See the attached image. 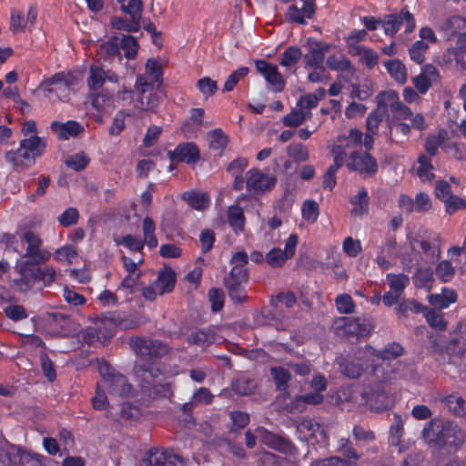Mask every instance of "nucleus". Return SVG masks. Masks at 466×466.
<instances>
[{"instance_id": "f257e3e1", "label": "nucleus", "mask_w": 466, "mask_h": 466, "mask_svg": "<svg viewBox=\"0 0 466 466\" xmlns=\"http://www.w3.org/2000/svg\"><path fill=\"white\" fill-rule=\"evenodd\" d=\"M130 347L140 361L135 365V374L141 392L148 398L167 397L171 394L170 385L159 381L162 372L151 364L170 350L169 345L162 340L134 336L130 339Z\"/></svg>"}, {"instance_id": "f03ea898", "label": "nucleus", "mask_w": 466, "mask_h": 466, "mask_svg": "<svg viewBox=\"0 0 466 466\" xmlns=\"http://www.w3.org/2000/svg\"><path fill=\"white\" fill-rule=\"evenodd\" d=\"M229 262L233 267L223 282L230 300L234 304H241L248 300L246 286L249 279L247 268L248 256L244 250L238 251L233 254Z\"/></svg>"}, {"instance_id": "7ed1b4c3", "label": "nucleus", "mask_w": 466, "mask_h": 466, "mask_svg": "<svg viewBox=\"0 0 466 466\" xmlns=\"http://www.w3.org/2000/svg\"><path fill=\"white\" fill-rule=\"evenodd\" d=\"M46 149V139L38 136H30L19 142L16 150H9L5 159L17 171L26 169L35 164V159L42 157Z\"/></svg>"}, {"instance_id": "20e7f679", "label": "nucleus", "mask_w": 466, "mask_h": 466, "mask_svg": "<svg viewBox=\"0 0 466 466\" xmlns=\"http://www.w3.org/2000/svg\"><path fill=\"white\" fill-rule=\"evenodd\" d=\"M421 434L428 442L451 448L457 449L464 442L462 430L450 421L436 423L431 420L425 424Z\"/></svg>"}, {"instance_id": "39448f33", "label": "nucleus", "mask_w": 466, "mask_h": 466, "mask_svg": "<svg viewBox=\"0 0 466 466\" xmlns=\"http://www.w3.org/2000/svg\"><path fill=\"white\" fill-rule=\"evenodd\" d=\"M98 337L113 338L117 329H133L140 325L139 320L132 314L115 310L102 313L98 318Z\"/></svg>"}, {"instance_id": "423d86ee", "label": "nucleus", "mask_w": 466, "mask_h": 466, "mask_svg": "<svg viewBox=\"0 0 466 466\" xmlns=\"http://www.w3.org/2000/svg\"><path fill=\"white\" fill-rule=\"evenodd\" d=\"M43 456L25 451L4 439L0 445V462L5 466H42Z\"/></svg>"}, {"instance_id": "0eeeda50", "label": "nucleus", "mask_w": 466, "mask_h": 466, "mask_svg": "<svg viewBox=\"0 0 466 466\" xmlns=\"http://www.w3.org/2000/svg\"><path fill=\"white\" fill-rule=\"evenodd\" d=\"M371 350H374L371 347H368L367 350H358L352 357L341 362L342 374L350 379H357L370 368V372L375 375L380 370V367L370 361L369 352Z\"/></svg>"}, {"instance_id": "6e6552de", "label": "nucleus", "mask_w": 466, "mask_h": 466, "mask_svg": "<svg viewBox=\"0 0 466 466\" xmlns=\"http://www.w3.org/2000/svg\"><path fill=\"white\" fill-rule=\"evenodd\" d=\"M346 167L349 171L356 172L363 177H372L379 171L377 159L370 152L363 150L350 152Z\"/></svg>"}, {"instance_id": "1a4fd4ad", "label": "nucleus", "mask_w": 466, "mask_h": 466, "mask_svg": "<svg viewBox=\"0 0 466 466\" xmlns=\"http://www.w3.org/2000/svg\"><path fill=\"white\" fill-rule=\"evenodd\" d=\"M338 333L346 337L363 338L374 329L371 319L365 317H341L336 320Z\"/></svg>"}, {"instance_id": "9d476101", "label": "nucleus", "mask_w": 466, "mask_h": 466, "mask_svg": "<svg viewBox=\"0 0 466 466\" xmlns=\"http://www.w3.org/2000/svg\"><path fill=\"white\" fill-rule=\"evenodd\" d=\"M23 242L27 244L23 258H25L22 263H28L30 266H38L50 259L51 253L45 248H41L42 239L32 230L25 231L22 238Z\"/></svg>"}, {"instance_id": "9b49d317", "label": "nucleus", "mask_w": 466, "mask_h": 466, "mask_svg": "<svg viewBox=\"0 0 466 466\" xmlns=\"http://www.w3.org/2000/svg\"><path fill=\"white\" fill-rule=\"evenodd\" d=\"M99 371L108 388L110 395L127 398L131 394L132 385L128 382L126 376L119 372H115L107 363L102 364L99 367Z\"/></svg>"}, {"instance_id": "f8f14e48", "label": "nucleus", "mask_w": 466, "mask_h": 466, "mask_svg": "<svg viewBox=\"0 0 466 466\" xmlns=\"http://www.w3.org/2000/svg\"><path fill=\"white\" fill-rule=\"evenodd\" d=\"M402 24H405V33L408 34L411 33L416 26L414 16L406 6L402 7L399 14L385 15L382 20L385 35L393 36L400 30Z\"/></svg>"}, {"instance_id": "ddd939ff", "label": "nucleus", "mask_w": 466, "mask_h": 466, "mask_svg": "<svg viewBox=\"0 0 466 466\" xmlns=\"http://www.w3.org/2000/svg\"><path fill=\"white\" fill-rule=\"evenodd\" d=\"M200 150L195 142H181L167 152L168 159L175 163L195 165L200 159Z\"/></svg>"}, {"instance_id": "4468645a", "label": "nucleus", "mask_w": 466, "mask_h": 466, "mask_svg": "<svg viewBox=\"0 0 466 466\" xmlns=\"http://www.w3.org/2000/svg\"><path fill=\"white\" fill-rule=\"evenodd\" d=\"M151 466H185V460L171 449L152 447L144 459Z\"/></svg>"}, {"instance_id": "2eb2a0df", "label": "nucleus", "mask_w": 466, "mask_h": 466, "mask_svg": "<svg viewBox=\"0 0 466 466\" xmlns=\"http://www.w3.org/2000/svg\"><path fill=\"white\" fill-rule=\"evenodd\" d=\"M380 97L385 102V107L391 111L392 119L390 121L408 120L412 116L411 109L404 103L400 101L398 92L394 90H387L380 92Z\"/></svg>"}, {"instance_id": "dca6fc26", "label": "nucleus", "mask_w": 466, "mask_h": 466, "mask_svg": "<svg viewBox=\"0 0 466 466\" xmlns=\"http://www.w3.org/2000/svg\"><path fill=\"white\" fill-rule=\"evenodd\" d=\"M255 66L257 71L264 76L274 92L283 91L286 83L276 65L264 59H257Z\"/></svg>"}, {"instance_id": "f3484780", "label": "nucleus", "mask_w": 466, "mask_h": 466, "mask_svg": "<svg viewBox=\"0 0 466 466\" xmlns=\"http://www.w3.org/2000/svg\"><path fill=\"white\" fill-rule=\"evenodd\" d=\"M259 438L263 444L277 451L287 455H294L297 453V447L288 438L277 435L268 430H259Z\"/></svg>"}, {"instance_id": "a211bd4d", "label": "nucleus", "mask_w": 466, "mask_h": 466, "mask_svg": "<svg viewBox=\"0 0 466 466\" xmlns=\"http://www.w3.org/2000/svg\"><path fill=\"white\" fill-rule=\"evenodd\" d=\"M246 187L248 191L256 193H264L272 189L277 182L276 177H269L260 172L258 168H251L246 175Z\"/></svg>"}, {"instance_id": "6ab92c4d", "label": "nucleus", "mask_w": 466, "mask_h": 466, "mask_svg": "<svg viewBox=\"0 0 466 466\" xmlns=\"http://www.w3.org/2000/svg\"><path fill=\"white\" fill-rule=\"evenodd\" d=\"M302 2V8L299 9L296 5H291L288 7L285 14L286 19L289 23H296L299 25H307L306 19H311L316 14L315 0H300Z\"/></svg>"}, {"instance_id": "aec40b11", "label": "nucleus", "mask_w": 466, "mask_h": 466, "mask_svg": "<svg viewBox=\"0 0 466 466\" xmlns=\"http://www.w3.org/2000/svg\"><path fill=\"white\" fill-rule=\"evenodd\" d=\"M466 30V18L461 15H452L447 18L440 26L439 31L442 36L450 41Z\"/></svg>"}, {"instance_id": "412c9836", "label": "nucleus", "mask_w": 466, "mask_h": 466, "mask_svg": "<svg viewBox=\"0 0 466 466\" xmlns=\"http://www.w3.org/2000/svg\"><path fill=\"white\" fill-rule=\"evenodd\" d=\"M159 295L171 293L177 283V276L170 267H164L158 271L157 278L153 282Z\"/></svg>"}, {"instance_id": "4be33fe9", "label": "nucleus", "mask_w": 466, "mask_h": 466, "mask_svg": "<svg viewBox=\"0 0 466 466\" xmlns=\"http://www.w3.org/2000/svg\"><path fill=\"white\" fill-rule=\"evenodd\" d=\"M377 107L372 110L366 119V130L378 133L380 123L386 116H389L388 109L385 107V102L382 97H380V93L377 97Z\"/></svg>"}, {"instance_id": "5701e85b", "label": "nucleus", "mask_w": 466, "mask_h": 466, "mask_svg": "<svg viewBox=\"0 0 466 466\" xmlns=\"http://www.w3.org/2000/svg\"><path fill=\"white\" fill-rule=\"evenodd\" d=\"M350 203L353 206L350 210L351 216H367L370 210V197L367 188L360 187L358 193L350 198Z\"/></svg>"}, {"instance_id": "b1692460", "label": "nucleus", "mask_w": 466, "mask_h": 466, "mask_svg": "<svg viewBox=\"0 0 466 466\" xmlns=\"http://www.w3.org/2000/svg\"><path fill=\"white\" fill-rule=\"evenodd\" d=\"M53 131L58 132L60 139H68L70 137H76L84 132V127L75 120H68L66 123L54 121L50 125Z\"/></svg>"}, {"instance_id": "393cba45", "label": "nucleus", "mask_w": 466, "mask_h": 466, "mask_svg": "<svg viewBox=\"0 0 466 466\" xmlns=\"http://www.w3.org/2000/svg\"><path fill=\"white\" fill-rule=\"evenodd\" d=\"M329 49V46H322L321 42L315 41L310 50L304 56L306 66L312 68L322 67L325 59V52Z\"/></svg>"}, {"instance_id": "a878e982", "label": "nucleus", "mask_w": 466, "mask_h": 466, "mask_svg": "<svg viewBox=\"0 0 466 466\" xmlns=\"http://www.w3.org/2000/svg\"><path fill=\"white\" fill-rule=\"evenodd\" d=\"M302 431H307L310 438L316 439L318 442H327L328 435L323 426L314 419H303L299 424Z\"/></svg>"}, {"instance_id": "bb28decb", "label": "nucleus", "mask_w": 466, "mask_h": 466, "mask_svg": "<svg viewBox=\"0 0 466 466\" xmlns=\"http://www.w3.org/2000/svg\"><path fill=\"white\" fill-rule=\"evenodd\" d=\"M31 271H33L32 266L28 265V263H21L18 266L20 277L14 279V284L23 293L28 292L34 287L35 279L31 277Z\"/></svg>"}, {"instance_id": "cd10ccee", "label": "nucleus", "mask_w": 466, "mask_h": 466, "mask_svg": "<svg viewBox=\"0 0 466 466\" xmlns=\"http://www.w3.org/2000/svg\"><path fill=\"white\" fill-rule=\"evenodd\" d=\"M457 299L456 292L448 288H442L441 293L431 294L428 296L429 303L439 309H447L451 303Z\"/></svg>"}, {"instance_id": "c85d7f7f", "label": "nucleus", "mask_w": 466, "mask_h": 466, "mask_svg": "<svg viewBox=\"0 0 466 466\" xmlns=\"http://www.w3.org/2000/svg\"><path fill=\"white\" fill-rule=\"evenodd\" d=\"M32 270L30 275L35 279V283H42L43 286L48 287L56 280V271L53 266L44 268L32 266Z\"/></svg>"}, {"instance_id": "c756f323", "label": "nucleus", "mask_w": 466, "mask_h": 466, "mask_svg": "<svg viewBox=\"0 0 466 466\" xmlns=\"http://www.w3.org/2000/svg\"><path fill=\"white\" fill-rule=\"evenodd\" d=\"M448 139V131L441 128L438 131L437 135H430L426 138L424 143V149L428 153V156L434 157L438 152L439 147L445 146L444 142Z\"/></svg>"}, {"instance_id": "7c9ffc66", "label": "nucleus", "mask_w": 466, "mask_h": 466, "mask_svg": "<svg viewBox=\"0 0 466 466\" xmlns=\"http://www.w3.org/2000/svg\"><path fill=\"white\" fill-rule=\"evenodd\" d=\"M425 309H427V306L412 299H403L400 300L395 308V311L400 318H407L409 316V312L420 314L424 312Z\"/></svg>"}, {"instance_id": "2f4dec72", "label": "nucleus", "mask_w": 466, "mask_h": 466, "mask_svg": "<svg viewBox=\"0 0 466 466\" xmlns=\"http://www.w3.org/2000/svg\"><path fill=\"white\" fill-rule=\"evenodd\" d=\"M412 280L417 289L430 291L434 282L433 272L430 268H418L412 276Z\"/></svg>"}, {"instance_id": "473e14b6", "label": "nucleus", "mask_w": 466, "mask_h": 466, "mask_svg": "<svg viewBox=\"0 0 466 466\" xmlns=\"http://www.w3.org/2000/svg\"><path fill=\"white\" fill-rule=\"evenodd\" d=\"M245 222L243 209L238 206H230L228 210V223L236 234L244 230Z\"/></svg>"}, {"instance_id": "72a5a7b5", "label": "nucleus", "mask_w": 466, "mask_h": 466, "mask_svg": "<svg viewBox=\"0 0 466 466\" xmlns=\"http://www.w3.org/2000/svg\"><path fill=\"white\" fill-rule=\"evenodd\" d=\"M106 81V72L100 66L92 65L86 79L87 86L91 91H97Z\"/></svg>"}, {"instance_id": "f704fd0d", "label": "nucleus", "mask_w": 466, "mask_h": 466, "mask_svg": "<svg viewBox=\"0 0 466 466\" xmlns=\"http://www.w3.org/2000/svg\"><path fill=\"white\" fill-rule=\"evenodd\" d=\"M449 410L457 417L466 418V400L456 394H450L443 400Z\"/></svg>"}, {"instance_id": "c9c22d12", "label": "nucleus", "mask_w": 466, "mask_h": 466, "mask_svg": "<svg viewBox=\"0 0 466 466\" xmlns=\"http://www.w3.org/2000/svg\"><path fill=\"white\" fill-rule=\"evenodd\" d=\"M389 75L399 84L403 85L407 81V70L400 60H389L384 63Z\"/></svg>"}, {"instance_id": "e433bc0d", "label": "nucleus", "mask_w": 466, "mask_h": 466, "mask_svg": "<svg viewBox=\"0 0 466 466\" xmlns=\"http://www.w3.org/2000/svg\"><path fill=\"white\" fill-rule=\"evenodd\" d=\"M232 388L237 394L248 396L255 391L257 382L254 379L242 375L233 380Z\"/></svg>"}, {"instance_id": "4c0bfd02", "label": "nucleus", "mask_w": 466, "mask_h": 466, "mask_svg": "<svg viewBox=\"0 0 466 466\" xmlns=\"http://www.w3.org/2000/svg\"><path fill=\"white\" fill-rule=\"evenodd\" d=\"M210 137L209 147L218 152V156H222L225 148L228 144V137L221 128H216L208 133Z\"/></svg>"}, {"instance_id": "58836bf2", "label": "nucleus", "mask_w": 466, "mask_h": 466, "mask_svg": "<svg viewBox=\"0 0 466 466\" xmlns=\"http://www.w3.org/2000/svg\"><path fill=\"white\" fill-rule=\"evenodd\" d=\"M390 290L402 295L406 287L410 284V278L404 273H388L386 276Z\"/></svg>"}, {"instance_id": "ea45409f", "label": "nucleus", "mask_w": 466, "mask_h": 466, "mask_svg": "<svg viewBox=\"0 0 466 466\" xmlns=\"http://www.w3.org/2000/svg\"><path fill=\"white\" fill-rule=\"evenodd\" d=\"M183 198L187 204L196 210H203L209 203V198L205 193L195 191H186L183 193Z\"/></svg>"}, {"instance_id": "a19ab883", "label": "nucleus", "mask_w": 466, "mask_h": 466, "mask_svg": "<svg viewBox=\"0 0 466 466\" xmlns=\"http://www.w3.org/2000/svg\"><path fill=\"white\" fill-rule=\"evenodd\" d=\"M187 340L189 344L206 348L214 341V335L206 329H198L192 331Z\"/></svg>"}, {"instance_id": "79ce46f5", "label": "nucleus", "mask_w": 466, "mask_h": 466, "mask_svg": "<svg viewBox=\"0 0 466 466\" xmlns=\"http://www.w3.org/2000/svg\"><path fill=\"white\" fill-rule=\"evenodd\" d=\"M302 57V51L297 46L287 47L281 54L279 64L285 67L295 66Z\"/></svg>"}, {"instance_id": "37998d69", "label": "nucleus", "mask_w": 466, "mask_h": 466, "mask_svg": "<svg viewBox=\"0 0 466 466\" xmlns=\"http://www.w3.org/2000/svg\"><path fill=\"white\" fill-rule=\"evenodd\" d=\"M142 229H143V234H144L143 239L146 241L147 246L149 248H157L158 242H157V238L155 234L156 225H155L154 220L151 218L146 217L143 219Z\"/></svg>"}, {"instance_id": "c03bdc74", "label": "nucleus", "mask_w": 466, "mask_h": 466, "mask_svg": "<svg viewBox=\"0 0 466 466\" xmlns=\"http://www.w3.org/2000/svg\"><path fill=\"white\" fill-rule=\"evenodd\" d=\"M428 324L433 328L437 329L439 330H444L447 327V321L444 319V315L442 312L438 311L436 309H429L427 307V309L424 310V312H421Z\"/></svg>"}, {"instance_id": "a18cd8bd", "label": "nucleus", "mask_w": 466, "mask_h": 466, "mask_svg": "<svg viewBox=\"0 0 466 466\" xmlns=\"http://www.w3.org/2000/svg\"><path fill=\"white\" fill-rule=\"evenodd\" d=\"M270 374L278 390H284L288 388L291 374L287 369L280 366L272 367L270 369Z\"/></svg>"}, {"instance_id": "49530a36", "label": "nucleus", "mask_w": 466, "mask_h": 466, "mask_svg": "<svg viewBox=\"0 0 466 466\" xmlns=\"http://www.w3.org/2000/svg\"><path fill=\"white\" fill-rule=\"evenodd\" d=\"M112 26L117 30H124L128 33H137L141 28V20L137 18H130V20L115 17L112 20Z\"/></svg>"}, {"instance_id": "de8ad7c7", "label": "nucleus", "mask_w": 466, "mask_h": 466, "mask_svg": "<svg viewBox=\"0 0 466 466\" xmlns=\"http://www.w3.org/2000/svg\"><path fill=\"white\" fill-rule=\"evenodd\" d=\"M287 154L295 162H306L309 159V152L302 143H292L287 147Z\"/></svg>"}, {"instance_id": "09e8293b", "label": "nucleus", "mask_w": 466, "mask_h": 466, "mask_svg": "<svg viewBox=\"0 0 466 466\" xmlns=\"http://www.w3.org/2000/svg\"><path fill=\"white\" fill-rule=\"evenodd\" d=\"M363 132L358 128H350L349 134L341 135L337 137L338 143H345L348 147H358L362 145Z\"/></svg>"}, {"instance_id": "8fccbe9b", "label": "nucleus", "mask_w": 466, "mask_h": 466, "mask_svg": "<svg viewBox=\"0 0 466 466\" xmlns=\"http://www.w3.org/2000/svg\"><path fill=\"white\" fill-rule=\"evenodd\" d=\"M249 73V68L247 66H240L233 71L227 78L222 88V92H230L237 86L238 82L247 76Z\"/></svg>"}, {"instance_id": "3c124183", "label": "nucleus", "mask_w": 466, "mask_h": 466, "mask_svg": "<svg viewBox=\"0 0 466 466\" xmlns=\"http://www.w3.org/2000/svg\"><path fill=\"white\" fill-rule=\"evenodd\" d=\"M327 66L335 71H351L353 69V65L349 58L343 56H337L335 55H331L328 57Z\"/></svg>"}, {"instance_id": "603ef678", "label": "nucleus", "mask_w": 466, "mask_h": 466, "mask_svg": "<svg viewBox=\"0 0 466 466\" xmlns=\"http://www.w3.org/2000/svg\"><path fill=\"white\" fill-rule=\"evenodd\" d=\"M404 428H403V420L400 415L394 414V421L390 429V437L389 441L390 444L394 446H398L401 441V437L403 435Z\"/></svg>"}, {"instance_id": "864d4df0", "label": "nucleus", "mask_w": 466, "mask_h": 466, "mask_svg": "<svg viewBox=\"0 0 466 466\" xmlns=\"http://www.w3.org/2000/svg\"><path fill=\"white\" fill-rule=\"evenodd\" d=\"M117 245H123L131 251L142 252L146 241L139 236L128 234L122 238L121 240H116Z\"/></svg>"}, {"instance_id": "5fc2aeb1", "label": "nucleus", "mask_w": 466, "mask_h": 466, "mask_svg": "<svg viewBox=\"0 0 466 466\" xmlns=\"http://www.w3.org/2000/svg\"><path fill=\"white\" fill-rule=\"evenodd\" d=\"M337 451L341 453L346 460H359L360 456L354 449L352 442L349 438H340L337 442Z\"/></svg>"}, {"instance_id": "6e6d98bb", "label": "nucleus", "mask_w": 466, "mask_h": 466, "mask_svg": "<svg viewBox=\"0 0 466 466\" xmlns=\"http://www.w3.org/2000/svg\"><path fill=\"white\" fill-rule=\"evenodd\" d=\"M404 349L398 342H390L387 344L382 350H380L377 357L381 360H394L403 355Z\"/></svg>"}, {"instance_id": "4d7b16f0", "label": "nucleus", "mask_w": 466, "mask_h": 466, "mask_svg": "<svg viewBox=\"0 0 466 466\" xmlns=\"http://www.w3.org/2000/svg\"><path fill=\"white\" fill-rule=\"evenodd\" d=\"M429 48V45L422 40H418L409 49L410 57L415 63L420 65L425 60V53Z\"/></svg>"}, {"instance_id": "13d9d810", "label": "nucleus", "mask_w": 466, "mask_h": 466, "mask_svg": "<svg viewBox=\"0 0 466 466\" xmlns=\"http://www.w3.org/2000/svg\"><path fill=\"white\" fill-rule=\"evenodd\" d=\"M197 87L206 99L214 96L218 91L217 81L208 76H204L197 81Z\"/></svg>"}, {"instance_id": "bf43d9fd", "label": "nucleus", "mask_w": 466, "mask_h": 466, "mask_svg": "<svg viewBox=\"0 0 466 466\" xmlns=\"http://www.w3.org/2000/svg\"><path fill=\"white\" fill-rule=\"evenodd\" d=\"M302 218L304 220L314 223L319 215V207L315 200H306L302 206Z\"/></svg>"}, {"instance_id": "052dcab7", "label": "nucleus", "mask_w": 466, "mask_h": 466, "mask_svg": "<svg viewBox=\"0 0 466 466\" xmlns=\"http://www.w3.org/2000/svg\"><path fill=\"white\" fill-rule=\"evenodd\" d=\"M89 161L90 159L81 152L68 157L65 164L67 167L75 171H81L87 167Z\"/></svg>"}, {"instance_id": "680f3d73", "label": "nucleus", "mask_w": 466, "mask_h": 466, "mask_svg": "<svg viewBox=\"0 0 466 466\" xmlns=\"http://www.w3.org/2000/svg\"><path fill=\"white\" fill-rule=\"evenodd\" d=\"M121 48L125 52V56L127 59H133L136 57L138 50V42L132 35H124L121 39Z\"/></svg>"}, {"instance_id": "e2e57ef3", "label": "nucleus", "mask_w": 466, "mask_h": 466, "mask_svg": "<svg viewBox=\"0 0 466 466\" xmlns=\"http://www.w3.org/2000/svg\"><path fill=\"white\" fill-rule=\"evenodd\" d=\"M310 466H357L356 462L342 459L338 456H331L322 460H314Z\"/></svg>"}, {"instance_id": "0e129e2a", "label": "nucleus", "mask_w": 466, "mask_h": 466, "mask_svg": "<svg viewBox=\"0 0 466 466\" xmlns=\"http://www.w3.org/2000/svg\"><path fill=\"white\" fill-rule=\"evenodd\" d=\"M208 299L211 303V309L214 312L220 311L224 307L225 294L221 289L211 288L208 290Z\"/></svg>"}, {"instance_id": "69168bd1", "label": "nucleus", "mask_w": 466, "mask_h": 466, "mask_svg": "<svg viewBox=\"0 0 466 466\" xmlns=\"http://www.w3.org/2000/svg\"><path fill=\"white\" fill-rule=\"evenodd\" d=\"M265 259L270 267L279 268L288 260V256L283 253L282 249L273 248L266 254Z\"/></svg>"}, {"instance_id": "338daca9", "label": "nucleus", "mask_w": 466, "mask_h": 466, "mask_svg": "<svg viewBox=\"0 0 466 466\" xmlns=\"http://www.w3.org/2000/svg\"><path fill=\"white\" fill-rule=\"evenodd\" d=\"M335 303L339 313L350 314L355 310V303L348 294L339 295L335 299Z\"/></svg>"}, {"instance_id": "774afa93", "label": "nucleus", "mask_w": 466, "mask_h": 466, "mask_svg": "<svg viewBox=\"0 0 466 466\" xmlns=\"http://www.w3.org/2000/svg\"><path fill=\"white\" fill-rule=\"evenodd\" d=\"M400 466H425V456L418 451H410L404 458Z\"/></svg>"}]
</instances>
